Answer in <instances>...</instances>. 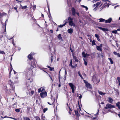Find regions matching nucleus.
<instances>
[{
	"label": "nucleus",
	"mask_w": 120,
	"mask_h": 120,
	"mask_svg": "<svg viewBox=\"0 0 120 120\" xmlns=\"http://www.w3.org/2000/svg\"><path fill=\"white\" fill-rule=\"evenodd\" d=\"M50 31L52 33H53V30H50Z\"/></svg>",
	"instance_id": "63"
},
{
	"label": "nucleus",
	"mask_w": 120,
	"mask_h": 120,
	"mask_svg": "<svg viewBox=\"0 0 120 120\" xmlns=\"http://www.w3.org/2000/svg\"><path fill=\"white\" fill-rule=\"evenodd\" d=\"M99 22H102L105 21V20L104 19L102 18H100L99 19Z\"/></svg>",
	"instance_id": "22"
},
{
	"label": "nucleus",
	"mask_w": 120,
	"mask_h": 120,
	"mask_svg": "<svg viewBox=\"0 0 120 120\" xmlns=\"http://www.w3.org/2000/svg\"><path fill=\"white\" fill-rule=\"evenodd\" d=\"M64 24L63 25H61L59 26V27L61 28L63 26H64L65 24L68 22L67 20V19L65 20L64 21Z\"/></svg>",
	"instance_id": "13"
},
{
	"label": "nucleus",
	"mask_w": 120,
	"mask_h": 120,
	"mask_svg": "<svg viewBox=\"0 0 120 120\" xmlns=\"http://www.w3.org/2000/svg\"><path fill=\"white\" fill-rule=\"evenodd\" d=\"M73 59H74L75 62H79V60L77 59V57L75 56H73Z\"/></svg>",
	"instance_id": "17"
},
{
	"label": "nucleus",
	"mask_w": 120,
	"mask_h": 120,
	"mask_svg": "<svg viewBox=\"0 0 120 120\" xmlns=\"http://www.w3.org/2000/svg\"><path fill=\"white\" fill-rule=\"evenodd\" d=\"M47 93L45 91L42 92L40 93V96L41 97L44 98L47 96Z\"/></svg>",
	"instance_id": "7"
},
{
	"label": "nucleus",
	"mask_w": 120,
	"mask_h": 120,
	"mask_svg": "<svg viewBox=\"0 0 120 120\" xmlns=\"http://www.w3.org/2000/svg\"><path fill=\"white\" fill-rule=\"evenodd\" d=\"M12 37L11 38H9V40H10L11 39H12L13 38V37Z\"/></svg>",
	"instance_id": "62"
},
{
	"label": "nucleus",
	"mask_w": 120,
	"mask_h": 120,
	"mask_svg": "<svg viewBox=\"0 0 120 120\" xmlns=\"http://www.w3.org/2000/svg\"><path fill=\"white\" fill-rule=\"evenodd\" d=\"M98 29L100 30H108L107 29H105L104 28H102L101 27H98Z\"/></svg>",
	"instance_id": "23"
},
{
	"label": "nucleus",
	"mask_w": 120,
	"mask_h": 120,
	"mask_svg": "<svg viewBox=\"0 0 120 120\" xmlns=\"http://www.w3.org/2000/svg\"><path fill=\"white\" fill-rule=\"evenodd\" d=\"M34 55L33 52H31L30 54L28 55V59L31 60V65L33 68H34L36 67V66L37 62L35 59H32V56Z\"/></svg>",
	"instance_id": "2"
},
{
	"label": "nucleus",
	"mask_w": 120,
	"mask_h": 120,
	"mask_svg": "<svg viewBox=\"0 0 120 120\" xmlns=\"http://www.w3.org/2000/svg\"><path fill=\"white\" fill-rule=\"evenodd\" d=\"M44 68H40V69L41 70H43L44 72H46V73H47L48 74V73H47L46 71H45L44 70H43V69Z\"/></svg>",
	"instance_id": "47"
},
{
	"label": "nucleus",
	"mask_w": 120,
	"mask_h": 120,
	"mask_svg": "<svg viewBox=\"0 0 120 120\" xmlns=\"http://www.w3.org/2000/svg\"><path fill=\"white\" fill-rule=\"evenodd\" d=\"M86 55H87V56H90V54H87Z\"/></svg>",
	"instance_id": "57"
},
{
	"label": "nucleus",
	"mask_w": 120,
	"mask_h": 120,
	"mask_svg": "<svg viewBox=\"0 0 120 120\" xmlns=\"http://www.w3.org/2000/svg\"><path fill=\"white\" fill-rule=\"evenodd\" d=\"M78 73L79 75V76L80 77H81V78L82 79H83V77L82 76V75L81 74H80V72L79 71L78 72Z\"/></svg>",
	"instance_id": "29"
},
{
	"label": "nucleus",
	"mask_w": 120,
	"mask_h": 120,
	"mask_svg": "<svg viewBox=\"0 0 120 120\" xmlns=\"http://www.w3.org/2000/svg\"><path fill=\"white\" fill-rule=\"evenodd\" d=\"M95 36L96 37V38L99 37L98 35V34H95Z\"/></svg>",
	"instance_id": "43"
},
{
	"label": "nucleus",
	"mask_w": 120,
	"mask_h": 120,
	"mask_svg": "<svg viewBox=\"0 0 120 120\" xmlns=\"http://www.w3.org/2000/svg\"><path fill=\"white\" fill-rule=\"evenodd\" d=\"M80 96L79 97V99L81 100L82 98V95L80 94Z\"/></svg>",
	"instance_id": "46"
},
{
	"label": "nucleus",
	"mask_w": 120,
	"mask_h": 120,
	"mask_svg": "<svg viewBox=\"0 0 120 120\" xmlns=\"http://www.w3.org/2000/svg\"><path fill=\"white\" fill-rule=\"evenodd\" d=\"M41 88H40L38 89V92L39 93H40V92L41 91Z\"/></svg>",
	"instance_id": "39"
},
{
	"label": "nucleus",
	"mask_w": 120,
	"mask_h": 120,
	"mask_svg": "<svg viewBox=\"0 0 120 120\" xmlns=\"http://www.w3.org/2000/svg\"><path fill=\"white\" fill-rule=\"evenodd\" d=\"M113 99L111 98L110 97H109L108 101L109 103H112L113 102Z\"/></svg>",
	"instance_id": "16"
},
{
	"label": "nucleus",
	"mask_w": 120,
	"mask_h": 120,
	"mask_svg": "<svg viewBox=\"0 0 120 120\" xmlns=\"http://www.w3.org/2000/svg\"><path fill=\"white\" fill-rule=\"evenodd\" d=\"M73 30H67L68 32L69 33H72Z\"/></svg>",
	"instance_id": "37"
},
{
	"label": "nucleus",
	"mask_w": 120,
	"mask_h": 120,
	"mask_svg": "<svg viewBox=\"0 0 120 120\" xmlns=\"http://www.w3.org/2000/svg\"><path fill=\"white\" fill-rule=\"evenodd\" d=\"M30 78H28V81L29 82H32V81H32V80H31L30 81H29V80H30Z\"/></svg>",
	"instance_id": "44"
},
{
	"label": "nucleus",
	"mask_w": 120,
	"mask_h": 120,
	"mask_svg": "<svg viewBox=\"0 0 120 120\" xmlns=\"http://www.w3.org/2000/svg\"><path fill=\"white\" fill-rule=\"evenodd\" d=\"M50 78V79H51L52 81H53V80H52V77H51Z\"/></svg>",
	"instance_id": "61"
},
{
	"label": "nucleus",
	"mask_w": 120,
	"mask_h": 120,
	"mask_svg": "<svg viewBox=\"0 0 120 120\" xmlns=\"http://www.w3.org/2000/svg\"><path fill=\"white\" fill-rule=\"evenodd\" d=\"M84 82L86 84V86L87 88H91V86L90 84L87 82L86 81L84 80Z\"/></svg>",
	"instance_id": "8"
},
{
	"label": "nucleus",
	"mask_w": 120,
	"mask_h": 120,
	"mask_svg": "<svg viewBox=\"0 0 120 120\" xmlns=\"http://www.w3.org/2000/svg\"><path fill=\"white\" fill-rule=\"evenodd\" d=\"M18 50L19 51H20V50L21 49V48H20V47H19L18 48Z\"/></svg>",
	"instance_id": "55"
},
{
	"label": "nucleus",
	"mask_w": 120,
	"mask_h": 120,
	"mask_svg": "<svg viewBox=\"0 0 120 120\" xmlns=\"http://www.w3.org/2000/svg\"><path fill=\"white\" fill-rule=\"evenodd\" d=\"M14 74H16V72L14 70Z\"/></svg>",
	"instance_id": "60"
},
{
	"label": "nucleus",
	"mask_w": 120,
	"mask_h": 120,
	"mask_svg": "<svg viewBox=\"0 0 120 120\" xmlns=\"http://www.w3.org/2000/svg\"><path fill=\"white\" fill-rule=\"evenodd\" d=\"M102 44H101L99 46H97L96 48L97 49L100 51H102Z\"/></svg>",
	"instance_id": "9"
},
{
	"label": "nucleus",
	"mask_w": 120,
	"mask_h": 120,
	"mask_svg": "<svg viewBox=\"0 0 120 120\" xmlns=\"http://www.w3.org/2000/svg\"><path fill=\"white\" fill-rule=\"evenodd\" d=\"M97 40L98 41H100V40L99 38V37L98 38H97Z\"/></svg>",
	"instance_id": "53"
},
{
	"label": "nucleus",
	"mask_w": 120,
	"mask_h": 120,
	"mask_svg": "<svg viewBox=\"0 0 120 120\" xmlns=\"http://www.w3.org/2000/svg\"><path fill=\"white\" fill-rule=\"evenodd\" d=\"M112 20V18H110L108 20H105V22L106 23H110L111 22Z\"/></svg>",
	"instance_id": "14"
},
{
	"label": "nucleus",
	"mask_w": 120,
	"mask_h": 120,
	"mask_svg": "<svg viewBox=\"0 0 120 120\" xmlns=\"http://www.w3.org/2000/svg\"><path fill=\"white\" fill-rule=\"evenodd\" d=\"M117 30H112V33H113L116 34L117 32Z\"/></svg>",
	"instance_id": "31"
},
{
	"label": "nucleus",
	"mask_w": 120,
	"mask_h": 120,
	"mask_svg": "<svg viewBox=\"0 0 120 120\" xmlns=\"http://www.w3.org/2000/svg\"><path fill=\"white\" fill-rule=\"evenodd\" d=\"M92 45H95L96 44L95 42V41L94 40H93L92 41Z\"/></svg>",
	"instance_id": "32"
},
{
	"label": "nucleus",
	"mask_w": 120,
	"mask_h": 120,
	"mask_svg": "<svg viewBox=\"0 0 120 120\" xmlns=\"http://www.w3.org/2000/svg\"><path fill=\"white\" fill-rule=\"evenodd\" d=\"M82 6L83 7V8H85L86 10H88V8L87 7H86L84 5H82Z\"/></svg>",
	"instance_id": "36"
},
{
	"label": "nucleus",
	"mask_w": 120,
	"mask_h": 120,
	"mask_svg": "<svg viewBox=\"0 0 120 120\" xmlns=\"http://www.w3.org/2000/svg\"><path fill=\"white\" fill-rule=\"evenodd\" d=\"M1 15H7V14L4 12L2 13H0V16H1Z\"/></svg>",
	"instance_id": "28"
},
{
	"label": "nucleus",
	"mask_w": 120,
	"mask_h": 120,
	"mask_svg": "<svg viewBox=\"0 0 120 120\" xmlns=\"http://www.w3.org/2000/svg\"><path fill=\"white\" fill-rule=\"evenodd\" d=\"M41 119L42 120H45V116L44 115L42 114L41 116Z\"/></svg>",
	"instance_id": "26"
},
{
	"label": "nucleus",
	"mask_w": 120,
	"mask_h": 120,
	"mask_svg": "<svg viewBox=\"0 0 120 120\" xmlns=\"http://www.w3.org/2000/svg\"><path fill=\"white\" fill-rule=\"evenodd\" d=\"M27 7V6H23L22 7V8L23 9H25V8H26Z\"/></svg>",
	"instance_id": "38"
},
{
	"label": "nucleus",
	"mask_w": 120,
	"mask_h": 120,
	"mask_svg": "<svg viewBox=\"0 0 120 120\" xmlns=\"http://www.w3.org/2000/svg\"><path fill=\"white\" fill-rule=\"evenodd\" d=\"M36 120H40V119L39 117H37L36 118Z\"/></svg>",
	"instance_id": "51"
},
{
	"label": "nucleus",
	"mask_w": 120,
	"mask_h": 120,
	"mask_svg": "<svg viewBox=\"0 0 120 120\" xmlns=\"http://www.w3.org/2000/svg\"><path fill=\"white\" fill-rule=\"evenodd\" d=\"M69 85L71 89L72 93H74L76 89L75 86L72 83H69Z\"/></svg>",
	"instance_id": "5"
},
{
	"label": "nucleus",
	"mask_w": 120,
	"mask_h": 120,
	"mask_svg": "<svg viewBox=\"0 0 120 120\" xmlns=\"http://www.w3.org/2000/svg\"><path fill=\"white\" fill-rule=\"evenodd\" d=\"M118 116H119V117H120V113L119 114H118Z\"/></svg>",
	"instance_id": "58"
},
{
	"label": "nucleus",
	"mask_w": 120,
	"mask_h": 120,
	"mask_svg": "<svg viewBox=\"0 0 120 120\" xmlns=\"http://www.w3.org/2000/svg\"><path fill=\"white\" fill-rule=\"evenodd\" d=\"M55 99H53V98L52 97H51V103H50L49 102H48V104L50 105H52L53 103L55 101Z\"/></svg>",
	"instance_id": "11"
},
{
	"label": "nucleus",
	"mask_w": 120,
	"mask_h": 120,
	"mask_svg": "<svg viewBox=\"0 0 120 120\" xmlns=\"http://www.w3.org/2000/svg\"><path fill=\"white\" fill-rule=\"evenodd\" d=\"M72 60H71L70 61V63L69 64L70 66H71L72 68H75L77 66V64H75V65L74 66H73L72 65Z\"/></svg>",
	"instance_id": "10"
},
{
	"label": "nucleus",
	"mask_w": 120,
	"mask_h": 120,
	"mask_svg": "<svg viewBox=\"0 0 120 120\" xmlns=\"http://www.w3.org/2000/svg\"><path fill=\"white\" fill-rule=\"evenodd\" d=\"M76 13L79 16V13L78 12H76Z\"/></svg>",
	"instance_id": "56"
},
{
	"label": "nucleus",
	"mask_w": 120,
	"mask_h": 120,
	"mask_svg": "<svg viewBox=\"0 0 120 120\" xmlns=\"http://www.w3.org/2000/svg\"><path fill=\"white\" fill-rule=\"evenodd\" d=\"M101 95H102V93L103 92L101 91H98V92Z\"/></svg>",
	"instance_id": "45"
},
{
	"label": "nucleus",
	"mask_w": 120,
	"mask_h": 120,
	"mask_svg": "<svg viewBox=\"0 0 120 120\" xmlns=\"http://www.w3.org/2000/svg\"><path fill=\"white\" fill-rule=\"evenodd\" d=\"M97 114H98V113H96L95 115V116H97Z\"/></svg>",
	"instance_id": "64"
},
{
	"label": "nucleus",
	"mask_w": 120,
	"mask_h": 120,
	"mask_svg": "<svg viewBox=\"0 0 120 120\" xmlns=\"http://www.w3.org/2000/svg\"><path fill=\"white\" fill-rule=\"evenodd\" d=\"M48 110V108H45L43 109V112L45 113Z\"/></svg>",
	"instance_id": "30"
},
{
	"label": "nucleus",
	"mask_w": 120,
	"mask_h": 120,
	"mask_svg": "<svg viewBox=\"0 0 120 120\" xmlns=\"http://www.w3.org/2000/svg\"><path fill=\"white\" fill-rule=\"evenodd\" d=\"M0 54H5V53L4 51L0 50Z\"/></svg>",
	"instance_id": "35"
},
{
	"label": "nucleus",
	"mask_w": 120,
	"mask_h": 120,
	"mask_svg": "<svg viewBox=\"0 0 120 120\" xmlns=\"http://www.w3.org/2000/svg\"><path fill=\"white\" fill-rule=\"evenodd\" d=\"M83 60L84 62V64L86 66L87 65V63L86 62V59H85L84 58H83Z\"/></svg>",
	"instance_id": "21"
},
{
	"label": "nucleus",
	"mask_w": 120,
	"mask_h": 120,
	"mask_svg": "<svg viewBox=\"0 0 120 120\" xmlns=\"http://www.w3.org/2000/svg\"><path fill=\"white\" fill-rule=\"evenodd\" d=\"M113 53L115 55H118L119 54V53H117L115 51H114Z\"/></svg>",
	"instance_id": "33"
},
{
	"label": "nucleus",
	"mask_w": 120,
	"mask_h": 120,
	"mask_svg": "<svg viewBox=\"0 0 120 120\" xmlns=\"http://www.w3.org/2000/svg\"><path fill=\"white\" fill-rule=\"evenodd\" d=\"M72 12V14L73 15L75 16V15L76 12H75V10L73 7L71 9Z\"/></svg>",
	"instance_id": "12"
},
{
	"label": "nucleus",
	"mask_w": 120,
	"mask_h": 120,
	"mask_svg": "<svg viewBox=\"0 0 120 120\" xmlns=\"http://www.w3.org/2000/svg\"><path fill=\"white\" fill-rule=\"evenodd\" d=\"M117 79L118 81L119 84L120 86V78L119 77L117 78Z\"/></svg>",
	"instance_id": "24"
},
{
	"label": "nucleus",
	"mask_w": 120,
	"mask_h": 120,
	"mask_svg": "<svg viewBox=\"0 0 120 120\" xmlns=\"http://www.w3.org/2000/svg\"><path fill=\"white\" fill-rule=\"evenodd\" d=\"M103 1V3H104L103 5V7L104 8H108L110 4V2L107 0H104Z\"/></svg>",
	"instance_id": "4"
},
{
	"label": "nucleus",
	"mask_w": 120,
	"mask_h": 120,
	"mask_svg": "<svg viewBox=\"0 0 120 120\" xmlns=\"http://www.w3.org/2000/svg\"><path fill=\"white\" fill-rule=\"evenodd\" d=\"M8 117V118H11V119H13L14 120V119H15V118H13V117Z\"/></svg>",
	"instance_id": "54"
},
{
	"label": "nucleus",
	"mask_w": 120,
	"mask_h": 120,
	"mask_svg": "<svg viewBox=\"0 0 120 120\" xmlns=\"http://www.w3.org/2000/svg\"><path fill=\"white\" fill-rule=\"evenodd\" d=\"M34 92L33 91H31L30 92V93L32 94L33 95L34 94Z\"/></svg>",
	"instance_id": "52"
},
{
	"label": "nucleus",
	"mask_w": 120,
	"mask_h": 120,
	"mask_svg": "<svg viewBox=\"0 0 120 120\" xmlns=\"http://www.w3.org/2000/svg\"><path fill=\"white\" fill-rule=\"evenodd\" d=\"M36 6L35 5H34L33 6V8L35 10L36 8Z\"/></svg>",
	"instance_id": "41"
},
{
	"label": "nucleus",
	"mask_w": 120,
	"mask_h": 120,
	"mask_svg": "<svg viewBox=\"0 0 120 120\" xmlns=\"http://www.w3.org/2000/svg\"><path fill=\"white\" fill-rule=\"evenodd\" d=\"M58 86L59 87H60L61 86L60 84H59L58 85Z\"/></svg>",
	"instance_id": "59"
},
{
	"label": "nucleus",
	"mask_w": 120,
	"mask_h": 120,
	"mask_svg": "<svg viewBox=\"0 0 120 120\" xmlns=\"http://www.w3.org/2000/svg\"><path fill=\"white\" fill-rule=\"evenodd\" d=\"M40 88H41V90L42 92H43L42 91H43L45 90V89L44 88L42 87H41Z\"/></svg>",
	"instance_id": "42"
},
{
	"label": "nucleus",
	"mask_w": 120,
	"mask_h": 120,
	"mask_svg": "<svg viewBox=\"0 0 120 120\" xmlns=\"http://www.w3.org/2000/svg\"><path fill=\"white\" fill-rule=\"evenodd\" d=\"M87 54L86 53L84 52H83L82 53V57L85 58L87 56Z\"/></svg>",
	"instance_id": "15"
},
{
	"label": "nucleus",
	"mask_w": 120,
	"mask_h": 120,
	"mask_svg": "<svg viewBox=\"0 0 120 120\" xmlns=\"http://www.w3.org/2000/svg\"><path fill=\"white\" fill-rule=\"evenodd\" d=\"M100 4V3L99 2H98L96 4H94L93 5V7H95L97 8V7Z\"/></svg>",
	"instance_id": "18"
},
{
	"label": "nucleus",
	"mask_w": 120,
	"mask_h": 120,
	"mask_svg": "<svg viewBox=\"0 0 120 120\" xmlns=\"http://www.w3.org/2000/svg\"><path fill=\"white\" fill-rule=\"evenodd\" d=\"M116 104L118 107V109L120 110V102H118L116 103Z\"/></svg>",
	"instance_id": "20"
},
{
	"label": "nucleus",
	"mask_w": 120,
	"mask_h": 120,
	"mask_svg": "<svg viewBox=\"0 0 120 120\" xmlns=\"http://www.w3.org/2000/svg\"><path fill=\"white\" fill-rule=\"evenodd\" d=\"M73 19L70 17H69L68 19L69 25L74 28L75 27V23L73 22Z\"/></svg>",
	"instance_id": "3"
},
{
	"label": "nucleus",
	"mask_w": 120,
	"mask_h": 120,
	"mask_svg": "<svg viewBox=\"0 0 120 120\" xmlns=\"http://www.w3.org/2000/svg\"><path fill=\"white\" fill-rule=\"evenodd\" d=\"M57 37L58 39L59 40L62 39V38L61 37V35L60 34H59L58 35Z\"/></svg>",
	"instance_id": "19"
},
{
	"label": "nucleus",
	"mask_w": 120,
	"mask_h": 120,
	"mask_svg": "<svg viewBox=\"0 0 120 120\" xmlns=\"http://www.w3.org/2000/svg\"><path fill=\"white\" fill-rule=\"evenodd\" d=\"M97 9V8L95 7V8L93 9V10L94 11H96Z\"/></svg>",
	"instance_id": "50"
},
{
	"label": "nucleus",
	"mask_w": 120,
	"mask_h": 120,
	"mask_svg": "<svg viewBox=\"0 0 120 120\" xmlns=\"http://www.w3.org/2000/svg\"><path fill=\"white\" fill-rule=\"evenodd\" d=\"M47 67L48 68H50V71H52V69H51V68H52L50 66H47Z\"/></svg>",
	"instance_id": "40"
},
{
	"label": "nucleus",
	"mask_w": 120,
	"mask_h": 120,
	"mask_svg": "<svg viewBox=\"0 0 120 120\" xmlns=\"http://www.w3.org/2000/svg\"><path fill=\"white\" fill-rule=\"evenodd\" d=\"M12 43L13 45L14 46H15V44L14 43V40H13L12 42Z\"/></svg>",
	"instance_id": "49"
},
{
	"label": "nucleus",
	"mask_w": 120,
	"mask_h": 120,
	"mask_svg": "<svg viewBox=\"0 0 120 120\" xmlns=\"http://www.w3.org/2000/svg\"><path fill=\"white\" fill-rule=\"evenodd\" d=\"M23 119L24 120H30L29 118L27 117H24Z\"/></svg>",
	"instance_id": "25"
},
{
	"label": "nucleus",
	"mask_w": 120,
	"mask_h": 120,
	"mask_svg": "<svg viewBox=\"0 0 120 120\" xmlns=\"http://www.w3.org/2000/svg\"><path fill=\"white\" fill-rule=\"evenodd\" d=\"M15 111L17 112H19L20 111V110L19 109H16L15 110Z\"/></svg>",
	"instance_id": "34"
},
{
	"label": "nucleus",
	"mask_w": 120,
	"mask_h": 120,
	"mask_svg": "<svg viewBox=\"0 0 120 120\" xmlns=\"http://www.w3.org/2000/svg\"><path fill=\"white\" fill-rule=\"evenodd\" d=\"M108 59L110 61V62L111 64H113V61L112 60V59L111 58H108Z\"/></svg>",
	"instance_id": "27"
},
{
	"label": "nucleus",
	"mask_w": 120,
	"mask_h": 120,
	"mask_svg": "<svg viewBox=\"0 0 120 120\" xmlns=\"http://www.w3.org/2000/svg\"><path fill=\"white\" fill-rule=\"evenodd\" d=\"M8 82L9 84L7 85H4L3 87L4 89L8 94L14 92L15 87L13 85V82L11 80H8Z\"/></svg>",
	"instance_id": "1"
},
{
	"label": "nucleus",
	"mask_w": 120,
	"mask_h": 120,
	"mask_svg": "<svg viewBox=\"0 0 120 120\" xmlns=\"http://www.w3.org/2000/svg\"><path fill=\"white\" fill-rule=\"evenodd\" d=\"M114 107L113 105L108 103L106 105L105 108L106 109H111L112 108H114Z\"/></svg>",
	"instance_id": "6"
},
{
	"label": "nucleus",
	"mask_w": 120,
	"mask_h": 120,
	"mask_svg": "<svg viewBox=\"0 0 120 120\" xmlns=\"http://www.w3.org/2000/svg\"><path fill=\"white\" fill-rule=\"evenodd\" d=\"M14 8L16 10L17 12H18V11L17 10V8L16 7H14Z\"/></svg>",
	"instance_id": "48"
}]
</instances>
